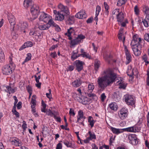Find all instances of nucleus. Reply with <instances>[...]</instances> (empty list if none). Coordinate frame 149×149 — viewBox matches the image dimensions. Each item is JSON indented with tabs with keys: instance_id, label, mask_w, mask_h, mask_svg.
<instances>
[{
	"instance_id": "nucleus-4",
	"label": "nucleus",
	"mask_w": 149,
	"mask_h": 149,
	"mask_svg": "<svg viewBox=\"0 0 149 149\" xmlns=\"http://www.w3.org/2000/svg\"><path fill=\"white\" fill-rule=\"evenodd\" d=\"M30 10L32 16L30 17V20L32 21L38 17V13H40L39 7L36 4L33 5L31 6Z\"/></svg>"
},
{
	"instance_id": "nucleus-52",
	"label": "nucleus",
	"mask_w": 149,
	"mask_h": 149,
	"mask_svg": "<svg viewBox=\"0 0 149 149\" xmlns=\"http://www.w3.org/2000/svg\"><path fill=\"white\" fill-rule=\"evenodd\" d=\"M27 56L25 59V61H28L30 60L31 59V54L30 53H29L27 54Z\"/></svg>"
},
{
	"instance_id": "nucleus-10",
	"label": "nucleus",
	"mask_w": 149,
	"mask_h": 149,
	"mask_svg": "<svg viewBox=\"0 0 149 149\" xmlns=\"http://www.w3.org/2000/svg\"><path fill=\"white\" fill-rule=\"evenodd\" d=\"M128 113L127 109L125 108H122L118 113L119 117L122 120L125 119L127 117Z\"/></svg>"
},
{
	"instance_id": "nucleus-9",
	"label": "nucleus",
	"mask_w": 149,
	"mask_h": 149,
	"mask_svg": "<svg viewBox=\"0 0 149 149\" xmlns=\"http://www.w3.org/2000/svg\"><path fill=\"white\" fill-rule=\"evenodd\" d=\"M94 88V86L93 85V84H89L88 85L87 92V95L88 97H92V98H94V99L97 98V97L95 94L93 93H91L93 90Z\"/></svg>"
},
{
	"instance_id": "nucleus-50",
	"label": "nucleus",
	"mask_w": 149,
	"mask_h": 149,
	"mask_svg": "<svg viewBox=\"0 0 149 149\" xmlns=\"http://www.w3.org/2000/svg\"><path fill=\"white\" fill-rule=\"evenodd\" d=\"M81 56L83 57H86L87 58H88L89 59H91V56L89 54L87 53L86 52L84 53V54H81Z\"/></svg>"
},
{
	"instance_id": "nucleus-49",
	"label": "nucleus",
	"mask_w": 149,
	"mask_h": 149,
	"mask_svg": "<svg viewBox=\"0 0 149 149\" xmlns=\"http://www.w3.org/2000/svg\"><path fill=\"white\" fill-rule=\"evenodd\" d=\"M134 11L135 14L136 15H138L139 14V10L137 6H136L134 7Z\"/></svg>"
},
{
	"instance_id": "nucleus-40",
	"label": "nucleus",
	"mask_w": 149,
	"mask_h": 149,
	"mask_svg": "<svg viewBox=\"0 0 149 149\" xmlns=\"http://www.w3.org/2000/svg\"><path fill=\"white\" fill-rule=\"evenodd\" d=\"M5 61V55L2 51H0V62H3Z\"/></svg>"
},
{
	"instance_id": "nucleus-30",
	"label": "nucleus",
	"mask_w": 149,
	"mask_h": 149,
	"mask_svg": "<svg viewBox=\"0 0 149 149\" xmlns=\"http://www.w3.org/2000/svg\"><path fill=\"white\" fill-rule=\"evenodd\" d=\"M142 59L143 61L145 63V65H147L149 63V61H148V56L146 54H145L142 57Z\"/></svg>"
},
{
	"instance_id": "nucleus-46",
	"label": "nucleus",
	"mask_w": 149,
	"mask_h": 149,
	"mask_svg": "<svg viewBox=\"0 0 149 149\" xmlns=\"http://www.w3.org/2000/svg\"><path fill=\"white\" fill-rule=\"evenodd\" d=\"M139 140L136 137V139H134L132 141L130 142V143L134 145H136L139 143Z\"/></svg>"
},
{
	"instance_id": "nucleus-53",
	"label": "nucleus",
	"mask_w": 149,
	"mask_h": 149,
	"mask_svg": "<svg viewBox=\"0 0 149 149\" xmlns=\"http://www.w3.org/2000/svg\"><path fill=\"white\" fill-rule=\"evenodd\" d=\"M85 119H77V123H78L79 125H82L83 126H84V122Z\"/></svg>"
},
{
	"instance_id": "nucleus-58",
	"label": "nucleus",
	"mask_w": 149,
	"mask_h": 149,
	"mask_svg": "<svg viewBox=\"0 0 149 149\" xmlns=\"http://www.w3.org/2000/svg\"><path fill=\"white\" fill-rule=\"evenodd\" d=\"M23 124L22 125V127L23 129V131H24L27 128V124L26 122L25 121H23Z\"/></svg>"
},
{
	"instance_id": "nucleus-7",
	"label": "nucleus",
	"mask_w": 149,
	"mask_h": 149,
	"mask_svg": "<svg viewBox=\"0 0 149 149\" xmlns=\"http://www.w3.org/2000/svg\"><path fill=\"white\" fill-rule=\"evenodd\" d=\"M124 101L128 105L132 106L135 104V100L132 96L126 95H124Z\"/></svg>"
},
{
	"instance_id": "nucleus-29",
	"label": "nucleus",
	"mask_w": 149,
	"mask_h": 149,
	"mask_svg": "<svg viewBox=\"0 0 149 149\" xmlns=\"http://www.w3.org/2000/svg\"><path fill=\"white\" fill-rule=\"evenodd\" d=\"M49 18V20L48 21V23H47V24L49 25L50 27V26H52L53 27H54L56 26V24L54 22L52 17L51 16Z\"/></svg>"
},
{
	"instance_id": "nucleus-3",
	"label": "nucleus",
	"mask_w": 149,
	"mask_h": 149,
	"mask_svg": "<svg viewBox=\"0 0 149 149\" xmlns=\"http://www.w3.org/2000/svg\"><path fill=\"white\" fill-rule=\"evenodd\" d=\"M116 17L118 25L122 27H125L126 24L128 23L127 20L124 19V14L121 11L118 16H116Z\"/></svg>"
},
{
	"instance_id": "nucleus-54",
	"label": "nucleus",
	"mask_w": 149,
	"mask_h": 149,
	"mask_svg": "<svg viewBox=\"0 0 149 149\" xmlns=\"http://www.w3.org/2000/svg\"><path fill=\"white\" fill-rule=\"evenodd\" d=\"M146 75L147 76L146 79V82L147 85L149 86V69H148L147 71Z\"/></svg>"
},
{
	"instance_id": "nucleus-16",
	"label": "nucleus",
	"mask_w": 149,
	"mask_h": 149,
	"mask_svg": "<svg viewBox=\"0 0 149 149\" xmlns=\"http://www.w3.org/2000/svg\"><path fill=\"white\" fill-rule=\"evenodd\" d=\"M75 17L79 19H83L86 17L87 15L85 11L84 10H82L78 12L75 15Z\"/></svg>"
},
{
	"instance_id": "nucleus-17",
	"label": "nucleus",
	"mask_w": 149,
	"mask_h": 149,
	"mask_svg": "<svg viewBox=\"0 0 149 149\" xmlns=\"http://www.w3.org/2000/svg\"><path fill=\"white\" fill-rule=\"evenodd\" d=\"M3 88H4L5 91L9 93V94L13 93L15 91V88H12L11 86H4Z\"/></svg>"
},
{
	"instance_id": "nucleus-2",
	"label": "nucleus",
	"mask_w": 149,
	"mask_h": 149,
	"mask_svg": "<svg viewBox=\"0 0 149 149\" xmlns=\"http://www.w3.org/2000/svg\"><path fill=\"white\" fill-rule=\"evenodd\" d=\"M58 7L61 10L59 12L56 10H54L53 13L55 15L56 20L63 21L64 19V16L69 15L70 14L68 7L64 6L60 3L58 6Z\"/></svg>"
},
{
	"instance_id": "nucleus-31",
	"label": "nucleus",
	"mask_w": 149,
	"mask_h": 149,
	"mask_svg": "<svg viewBox=\"0 0 149 149\" xmlns=\"http://www.w3.org/2000/svg\"><path fill=\"white\" fill-rule=\"evenodd\" d=\"M128 69H130V71H131V73L130 74L129 72H127V74L128 76H129L130 77L131 79H132L133 78V75L134 74V70L136 71V70L135 69V70H134V69H133L132 70H131V69H132V67L131 66H129Z\"/></svg>"
},
{
	"instance_id": "nucleus-64",
	"label": "nucleus",
	"mask_w": 149,
	"mask_h": 149,
	"mask_svg": "<svg viewBox=\"0 0 149 149\" xmlns=\"http://www.w3.org/2000/svg\"><path fill=\"white\" fill-rule=\"evenodd\" d=\"M62 144L60 143H58L57 145L56 149H62Z\"/></svg>"
},
{
	"instance_id": "nucleus-59",
	"label": "nucleus",
	"mask_w": 149,
	"mask_h": 149,
	"mask_svg": "<svg viewBox=\"0 0 149 149\" xmlns=\"http://www.w3.org/2000/svg\"><path fill=\"white\" fill-rule=\"evenodd\" d=\"M144 39L147 42H149V33H146L144 36Z\"/></svg>"
},
{
	"instance_id": "nucleus-8",
	"label": "nucleus",
	"mask_w": 149,
	"mask_h": 149,
	"mask_svg": "<svg viewBox=\"0 0 149 149\" xmlns=\"http://www.w3.org/2000/svg\"><path fill=\"white\" fill-rule=\"evenodd\" d=\"M143 45H139L131 46L132 48L134 55L137 56H139L141 54V50Z\"/></svg>"
},
{
	"instance_id": "nucleus-37",
	"label": "nucleus",
	"mask_w": 149,
	"mask_h": 149,
	"mask_svg": "<svg viewBox=\"0 0 149 149\" xmlns=\"http://www.w3.org/2000/svg\"><path fill=\"white\" fill-rule=\"evenodd\" d=\"M116 84L119 85V88H120L125 89L126 86L124 84V82L123 83L122 81H118L117 82Z\"/></svg>"
},
{
	"instance_id": "nucleus-61",
	"label": "nucleus",
	"mask_w": 149,
	"mask_h": 149,
	"mask_svg": "<svg viewBox=\"0 0 149 149\" xmlns=\"http://www.w3.org/2000/svg\"><path fill=\"white\" fill-rule=\"evenodd\" d=\"M106 97V96L105 95V93H102L100 96L101 100L102 102L104 101Z\"/></svg>"
},
{
	"instance_id": "nucleus-41",
	"label": "nucleus",
	"mask_w": 149,
	"mask_h": 149,
	"mask_svg": "<svg viewBox=\"0 0 149 149\" xmlns=\"http://www.w3.org/2000/svg\"><path fill=\"white\" fill-rule=\"evenodd\" d=\"M123 132L126 131L129 132H134V128L133 126L128 127L126 128H123Z\"/></svg>"
},
{
	"instance_id": "nucleus-51",
	"label": "nucleus",
	"mask_w": 149,
	"mask_h": 149,
	"mask_svg": "<svg viewBox=\"0 0 149 149\" xmlns=\"http://www.w3.org/2000/svg\"><path fill=\"white\" fill-rule=\"evenodd\" d=\"M74 31V28L73 27H70L68 29L67 34L71 35Z\"/></svg>"
},
{
	"instance_id": "nucleus-62",
	"label": "nucleus",
	"mask_w": 149,
	"mask_h": 149,
	"mask_svg": "<svg viewBox=\"0 0 149 149\" xmlns=\"http://www.w3.org/2000/svg\"><path fill=\"white\" fill-rule=\"evenodd\" d=\"M77 58V56L76 54H75V53L74 52L72 53V54L71 56V58L72 60L76 59Z\"/></svg>"
},
{
	"instance_id": "nucleus-38",
	"label": "nucleus",
	"mask_w": 149,
	"mask_h": 149,
	"mask_svg": "<svg viewBox=\"0 0 149 149\" xmlns=\"http://www.w3.org/2000/svg\"><path fill=\"white\" fill-rule=\"evenodd\" d=\"M39 29L41 30H47L50 27V26H48L47 23L46 24L40 25L38 27Z\"/></svg>"
},
{
	"instance_id": "nucleus-25",
	"label": "nucleus",
	"mask_w": 149,
	"mask_h": 149,
	"mask_svg": "<svg viewBox=\"0 0 149 149\" xmlns=\"http://www.w3.org/2000/svg\"><path fill=\"white\" fill-rule=\"evenodd\" d=\"M30 35H33L37 37L38 38H40L41 37V34L40 31L38 30H36L33 32V31H31L30 33Z\"/></svg>"
},
{
	"instance_id": "nucleus-27",
	"label": "nucleus",
	"mask_w": 149,
	"mask_h": 149,
	"mask_svg": "<svg viewBox=\"0 0 149 149\" xmlns=\"http://www.w3.org/2000/svg\"><path fill=\"white\" fill-rule=\"evenodd\" d=\"M74 16H69L66 21L67 24H72L74 23Z\"/></svg>"
},
{
	"instance_id": "nucleus-13",
	"label": "nucleus",
	"mask_w": 149,
	"mask_h": 149,
	"mask_svg": "<svg viewBox=\"0 0 149 149\" xmlns=\"http://www.w3.org/2000/svg\"><path fill=\"white\" fill-rule=\"evenodd\" d=\"M8 18L9 23L10 24L11 28L14 29L15 25L16 24L15 22V18L14 16L11 13H9L8 15Z\"/></svg>"
},
{
	"instance_id": "nucleus-39",
	"label": "nucleus",
	"mask_w": 149,
	"mask_h": 149,
	"mask_svg": "<svg viewBox=\"0 0 149 149\" xmlns=\"http://www.w3.org/2000/svg\"><path fill=\"white\" fill-rule=\"evenodd\" d=\"M12 142L14 143L15 145L16 146H20L22 145L21 142L18 139H14L13 140Z\"/></svg>"
},
{
	"instance_id": "nucleus-42",
	"label": "nucleus",
	"mask_w": 149,
	"mask_h": 149,
	"mask_svg": "<svg viewBox=\"0 0 149 149\" xmlns=\"http://www.w3.org/2000/svg\"><path fill=\"white\" fill-rule=\"evenodd\" d=\"M136 136L135 134H130L128 136V139L130 141V143L134 139H136Z\"/></svg>"
},
{
	"instance_id": "nucleus-45",
	"label": "nucleus",
	"mask_w": 149,
	"mask_h": 149,
	"mask_svg": "<svg viewBox=\"0 0 149 149\" xmlns=\"http://www.w3.org/2000/svg\"><path fill=\"white\" fill-rule=\"evenodd\" d=\"M120 13V9H115L113 10L112 12V14L113 15H116V16H118Z\"/></svg>"
},
{
	"instance_id": "nucleus-1",
	"label": "nucleus",
	"mask_w": 149,
	"mask_h": 149,
	"mask_svg": "<svg viewBox=\"0 0 149 149\" xmlns=\"http://www.w3.org/2000/svg\"><path fill=\"white\" fill-rule=\"evenodd\" d=\"M101 74L102 76L98 78L97 82L100 90L103 91L115 81L117 74L112 69L109 68L104 70Z\"/></svg>"
},
{
	"instance_id": "nucleus-57",
	"label": "nucleus",
	"mask_w": 149,
	"mask_h": 149,
	"mask_svg": "<svg viewBox=\"0 0 149 149\" xmlns=\"http://www.w3.org/2000/svg\"><path fill=\"white\" fill-rule=\"evenodd\" d=\"M77 117H85L84 116V113L81 110H79L78 112Z\"/></svg>"
},
{
	"instance_id": "nucleus-36",
	"label": "nucleus",
	"mask_w": 149,
	"mask_h": 149,
	"mask_svg": "<svg viewBox=\"0 0 149 149\" xmlns=\"http://www.w3.org/2000/svg\"><path fill=\"white\" fill-rule=\"evenodd\" d=\"M64 144L67 147L73 148V145L72 143L70 142L67 140H65L63 141Z\"/></svg>"
},
{
	"instance_id": "nucleus-5",
	"label": "nucleus",
	"mask_w": 149,
	"mask_h": 149,
	"mask_svg": "<svg viewBox=\"0 0 149 149\" xmlns=\"http://www.w3.org/2000/svg\"><path fill=\"white\" fill-rule=\"evenodd\" d=\"M144 42L143 40H142L140 38H139L137 34L134 35L132 38V40L131 43V46L134 45H144Z\"/></svg>"
},
{
	"instance_id": "nucleus-47",
	"label": "nucleus",
	"mask_w": 149,
	"mask_h": 149,
	"mask_svg": "<svg viewBox=\"0 0 149 149\" xmlns=\"http://www.w3.org/2000/svg\"><path fill=\"white\" fill-rule=\"evenodd\" d=\"M42 107L41 108V111L42 112L45 113L46 112L45 109L46 106V105L44 103L43 100L42 101Z\"/></svg>"
},
{
	"instance_id": "nucleus-43",
	"label": "nucleus",
	"mask_w": 149,
	"mask_h": 149,
	"mask_svg": "<svg viewBox=\"0 0 149 149\" xmlns=\"http://www.w3.org/2000/svg\"><path fill=\"white\" fill-rule=\"evenodd\" d=\"M127 1V0H118L117 2V5L118 6H121L125 4Z\"/></svg>"
},
{
	"instance_id": "nucleus-48",
	"label": "nucleus",
	"mask_w": 149,
	"mask_h": 149,
	"mask_svg": "<svg viewBox=\"0 0 149 149\" xmlns=\"http://www.w3.org/2000/svg\"><path fill=\"white\" fill-rule=\"evenodd\" d=\"M100 61H95L94 64V68L95 70L97 71L99 68L100 67Z\"/></svg>"
},
{
	"instance_id": "nucleus-34",
	"label": "nucleus",
	"mask_w": 149,
	"mask_h": 149,
	"mask_svg": "<svg viewBox=\"0 0 149 149\" xmlns=\"http://www.w3.org/2000/svg\"><path fill=\"white\" fill-rule=\"evenodd\" d=\"M88 122L89 123V125H91V127H93L94 126L95 122L92 116H89L88 117Z\"/></svg>"
},
{
	"instance_id": "nucleus-23",
	"label": "nucleus",
	"mask_w": 149,
	"mask_h": 149,
	"mask_svg": "<svg viewBox=\"0 0 149 149\" xmlns=\"http://www.w3.org/2000/svg\"><path fill=\"white\" fill-rule=\"evenodd\" d=\"M19 26L21 29V30H24L25 28H27L28 26V23L26 22H24L21 21L18 24Z\"/></svg>"
},
{
	"instance_id": "nucleus-12",
	"label": "nucleus",
	"mask_w": 149,
	"mask_h": 149,
	"mask_svg": "<svg viewBox=\"0 0 149 149\" xmlns=\"http://www.w3.org/2000/svg\"><path fill=\"white\" fill-rule=\"evenodd\" d=\"M40 17L39 19L40 21H41L47 22L49 20V17L51 16L48 14L45 13L44 12H41L39 13Z\"/></svg>"
},
{
	"instance_id": "nucleus-55",
	"label": "nucleus",
	"mask_w": 149,
	"mask_h": 149,
	"mask_svg": "<svg viewBox=\"0 0 149 149\" xmlns=\"http://www.w3.org/2000/svg\"><path fill=\"white\" fill-rule=\"evenodd\" d=\"M101 10V7L100 6L98 5L96 6V15H99L100 12Z\"/></svg>"
},
{
	"instance_id": "nucleus-14",
	"label": "nucleus",
	"mask_w": 149,
	"mask_h": 149,
	"mask_svg": "<svg viewBox=\"0 0 149 149\" xmlns=\"http://www.w3.org/2000/svg\"><path fill=\"white\" fill-rule=\"evenodd\" d=\"M74 65L76 67V69L79 72L81 71L83 69V65L84 64V62L80 60L76 61L74 62Z\"/></svg>"
},
{
	"instance_id": "nucleus-6",
	"label": "nucleus",
	"mask_w": 149,
	"mask_h": 149,
	"mask_svg": "<svg viewBox=\"0 0 149 149\" xmlns=\"http://www.w3.org/2000/svg\"><path fill=\"white\" fill-rule=\"evenodd\" d=\"M85 38V36L83 35H79L77 37L72 39L70 42V44L72 46L77 45L82 42L83 40Z\"/></svg>"
},
{
	"instance_id": "nucleus-18",
	"label": "nucleus",
	"mask_w": 149,
	"mask_h": 149,
	"mask_svg": "<svg viewBox=\"0 0 149 149\" xmlns=\"http://www.w3.org/2000/svg\"><path fill=\"white\" fill-rule=\"evenodd\" d=\"M118 39L120 40H122L124 44L125 41V38L123 35V29L121 28L119 30V33L118 34Z\"/></svg>"
},
{
	"instance_id": "nucleus-19",
	"label": "nucleus",
	"mask_w": 149,
	"mask_h": 149,
	"mask_svg": "<svg viewBox=\"0 0 149 149\" xmlns=\"http://www.w3.org/2000/svg\"><path fill=\"white\" fill-rule=\"evenodd\" d=\"M33 45L32 42L29 41L25 42L19 49V50H21L26 47H31Z\"/></svg>"
},
{
	"instance_id": "nucleus-44",
	"label": "nucleus",
	"mask_w": 149,
	"mask_h": 149,
	"mask_svg": "<svg viewBox=\"0 0 149 149\" xmlns=\"http://www.w3.org/2000/svg\"><path fill=\"white\" fill-rule=\"evenodd\" d=\"M36 96L34 95L32 96V97L31 100V103L32 104V105L33 106H35L36 105Z\"/></svg>"
},
{
	"instance_id": "nucleus-63",
	"label": "nucleus",
	"mask_w": 149,
	"mask_h": 149,
	"mask_svg": "<svg viewBox=\"0 0 149 149\" xmlns=\"http://www.w3.org/2000/svg\"><path fill=\"white\" fill-rule=\"evenodd\" d=\"M69 114L70 116H74L75 114L74 110L72 109H70L69 111Z\"/></svg>"
},
{
	"instance_id": "nucleus-32",
	"label": "nucleus",
	"mask_w": 149,
	"mask_h": 149,
	"mask_svg": "<svg viewBox=\"0 0 149 149\" xmlns=\"http://www.w3.org/2000/svg\"><path fill=\"white\" fill-rule=\"evenodd\" d=\"M85 97L81 95L79 97V99H78V100L80 103L86 105V104L87 102L84 100V98H85Z\"/></svg>"
},
{
	"instance_id": "nucleus-11",
	"label": "nucleus",
	"mask_w": 149,
	"mask_h": 149,
	"mask_svg": "<svg viewBox=\"0 0 149 149\" xmlns=\"http://www.w3.org/2000/svg\"><path fill=\"white\" fill-rule=\"evenodd\" d=\"M12 66L9 64H7L4 65L2 69V72L3 74L8 75L12 72V69L11 68Z\"/></svg>"
},
{
	"instance_id": "nucleus-33",
	"label": "nucleus",
	"mask_w": 149,
	"mask_h": 149,
	"mask_svg": "<svg viewBox=\"0 0 149 149\" xmlns=\"http://www.w3.org/2000/svg\"><path fill=\"white\" fill-rule=\"evenodd\" d=\"M88 134L89 135V136L88 137V138H89L91 140H92L93 139H96V136L94 133L92 132L91 131H89Z\"/></svg>"
},
{
	"instance_id": "nucleus-24",
	"label": "nucleus",
	"mask_w": 149,
	"mask_h": 149,
	"mask_svg": "<svg viewBox=\"0 0 149 149\" xmlns=\"http://www.w3.org/2000/svg\"><path fill=\"white\" fill-rule=\"evenodd\" d=\"M109 107L112 110L116 111L118 109V107L115 102H112L109 105Z\"/></svg>"
},
{
	"instance_id": "nucleus-22",
	"label": "nucleus",
	"mask_w": 149,
	"mask_h": 149,
	"mask_svg": "<svg viewBox=\"0 0 149 149\" xmlns=\"http://www.w3.org/2000/svg\"><path fill=\"white\" fill-rule=\"evenodd\" d=\"M24 6L26 8H27L30 6L31 8V6L34 4L31 0H25L24 1Z\"/></svg>"
},
{
	"instance_id": "nucleus-26",
	"label": "nucleus",
	"mask_w": 149,
	"mask_h": 149,
	"mask_svg": "<svg viewBox=\"0 0 149 149\" xmlns=\"http://www.w3.org/2000/svg\"><path fill=\"white\" fill-rule=\"evenodd\" d=\"M81 84L80 79H77L72 82V86L75 87L79 86Z\"/></svg>"
},
{
	"instance_id": "nucleus-35",
	"label": "nucleus",
	"mask_w": 149,
	"mask_h": 149,
	"mask_svg": "<svg viewBox=\"0 0 149 149\" xmlns=\"http://www.w3.org/2000/svg\"><path fill=\"white\" fill-rule=\"evenodd\" d=\"M134 128V132H139L140 131L141 126L139 124H137L133 126Z\"/></svg>"
},
{
	"instance_id": "nucleus-60",
	"label": "nucleus",
	"mask_w": 149,
	"mask_h": 149,
	"mask_svg": "<svg viewBox=\"0 0 149 149\" xmlns=\"http://www.w3.org/2000/svg\"><path fill=\"white\" fill-rule=\"evenodd\" d=\"M111 58V55L108 56L107 55L105 57V59L107 61L108 63H110V60Z\"/></svg>"
},
{
	"instance_id": "nucleus-20",
	"label": "nucleus",
	"mask_w": 149,
	"mask_h": 149,
	"mask_svg": "<svg viewBox=\"0 0 149 149\" xmlns=\"http://www.w3.org/2000/svg\"><path fill=\"white\" fill-rule=\"evenodd\" d=\"M111 130L113 133L117 135L122 133L123 132V129H117L111 127Z\"/></svg>"
},
{
	"instance_id": "nucleus-28",
	"label": "nucleus",
	"mask_w": 149,
	"mask_h": 149,
	"mask_svg": "<svg viewBox=\"0 0 149 149\" xmlns=\"http://www.w3.org/2000/svg\"><path fill=\"white\" fill-rule=\"evenodd\" d=\"M142 8L143 11L146 15V16H149V7L146 5H144Z\"/></svg>"
},
{
	"instance_id": "nucleus-15",
	"label": "nucleus",
	"mask_w": 149,
	"mask_h": 149,
	"mask_svg": "<svg viewBox=\"0 0 149 149\" xmlns=\"http://www.w3.org/2000/svg\"><path fill=\"white\" fill-rule=\"evenodd\" d=\"M124 47L125 53L126 56V58L127 59V61L126 62V64H128L131 61L132 57L126 46H125Z\"/></svg>"
},
{
	"instance_id": "nucleus-56",
	"label": "nucleus",
	"mask_w": 149,
	"mask_h": 149,
	"mask_svg": "<svg viewBox=\"0 0 149 149\" xmlns=\"http://www.w3.org/2000/svg\"><path fill=\"white\" fill-rule=\"evenodd\" d=\"M49 93H47L46 94L47 97L48 98L50 99L52 98V94H51V89H49L48 90Z\"/></svg>"
},
{
	"instance_id": "nucleus-21",
	"label": "nucleus",
	"mask_w": 149,
	"mask_h": 149,
	"mask_svg": "<svg viewBox=\"0 0 149 149\" xmlns=\"http://www.w3.org/2000/svg\"><path fill=\"white\" fill-rule=\"evenodd\" d=\"M141 23H143L144 26L146 27H148L149 26V16H146L144 19H143Z\"/></svg>"
}]
</instances>
